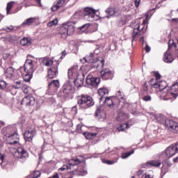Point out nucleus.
<instances>
[{"instance_id":"cd10ccee","label":"nucleus","mask_w":178,"mask_h":178,"mask_svg":"<svg viewBox=\"0 0 178 178\" xmlns=\"http://www.w3.org/2000/svg\"><path fill=\"white\" fill-rule=\"evenodd\" d=\"M98 134L91 133V132H83V136L86 138V140H94L97 137Z\"/></svg>"},{"instance_id":"69168bd1","label":"nucleus","mask_w":178,"mask_h":178,"mask_svg":"<svg viewBox=\"0 0 178 178\" xmlns=\"http://www.w3.org/2000/svg\"><path fill=\"white\" fill-rule=\"evenodd\" d=\"M155 77L156 79L158 80L159 79H161V74H159V72H156L155 73Z\"/></svg>"},{"instance_id":"49530a36","label":"nucleus","mask_w":178,"mask_h":178,"mask_svg":"<svg viewBox=\"0 0 178 178\" xmlns=\"http://www.w3.org/2000/svg\"><path fill=\"white\" fill-rule=\"evenodd\" d=\"M131 154H134V151H132L131 152H126L122 154V159H126V158H129Z\"/></svg>"},{"instance_id":"de8ad7c7","label":"nucleus","mask_w":178,"mask_h":178,"mask_svg":"<svg viewBox=\"0 0 178 178\" xmlns=\"http://www.w3.org/2000/svg\"><path fill=\"white\" fill-rule=\"evenodd\" d=\"M6 88V83L5 81L0 79V90H5Z\"/></svg>"},{"instance_id":"3c124183","label":"nucleus","mask_w":178,"mask_h":178,"mask_svg":"<svg viewBox=\"0 0 178 178\" xmlns=\"http://www.w3.org/2000/svg\"><path fill=\"white\" fill-rule=\"evenodd\" d=\"M74 67H72L68 70V78L72 79L73 77V70Z\"/></svg>"},{"instance_id":"c03bdc74","label":"nucleus","mask_w":178,"mask_h":178,"mask_svg":"<svg viewBox=\"0 0 178 178\" xmlns=\"http://www.w3.org/2000/svg\"><path fill=\"white\" fill-rule=\"evenodd\" d=\"M149 84L153 87V88H158V81H156V79H152L149 81Z\"/></svg>"},{"instance_id":"0e129e2a","label":"nucleus","mask_w":178,"mask_h":178,"mask_svg":"<svg viewBox=\"0 0 178 178\" xmlns=\"http://www.w3.org/2000/svg\"><path fill=\"white\" fill-rule=\"evenodd\" d=\"M142 178H153L149 174H145L142 176Z\"/></svg>"},{"instance_id":"774afa93","label":"nucleus","mask_w":178,"mask_h":178,"mask_svg":"<svg viewBox=\"0 0 178 178\" xmlns=\"http://www.w3.org/2000/svg\"><path fill=\"white\" fill-rule=\"evenodd\" d=\"M173 146H174V148H175L177 154H178V143H177L176 145Z\"/></svg>"},{"instance_id":"aec40b11","label":"nucleus","mask_w":178,"mask_h":178,"mask_svg":"<svg viewBox=\"0 0 178 178\" xmlns=\"http://www.w3.org/2000/svg\"><path fill=\"white\" fill-rule=\"evenodd\" d=\"M176 154H177L176 152V147L173 145L168 147L165 149V156L167 158H172V156H174Z\"/></svg>"},{"instance_id":"f3484780","label":"nucleus","mask_w":178,"mask_h":178,"mask_svg":"<svg viewBox=\"0 0 178 178\" xmlns=\"http://www.w3.org/2000/svg\"><path fill=\"white\" fill-rule=\"evenodd\" d=\"M5 74L7 79H12L13 80H15V79H17L16 69L13 68V67H8L5 71Z\"/></svg>"},{"instance_id":"7ed1b4c3","label":"nucleus","mask_w":178,"mask_h":178,"mask_svg":"<svg viewBox=\"0 0 178 178\" xmlns=\"http://www.w3.org/2000/svg\"><path fill=\"white\" fill-rule=\"evenodd\" d=\"M74 94V87L70 80L66 81L63 86V92H61V97L64 98H72Z\"/></svg>"},{"instance_id":"13d9d810","label":"nucleus","mask_w":178,"mask_h":178,"mask_svg":"<svg viewBox=\"0 0 178 178\" xmlns=\"http://www.w3.org/2000/svg\"><path fill=\"white\" fill-rule=\"evenodd\" d=\"M118 97L119 98H120V99H123V97H124V95H123V93H122V92L118 91Z\"/></svg>"},{"instance_id":"4468645a","label":"nucleus","mask_w":178,"mask_h":178,"mask_svg":"<svg viewBox=\"0 0 178 178\" xmlns=\"http://www.w3.org/2000/svg\"><path fill=\"white\" fill-rule=\"evenodd\" d=\"M60 87V83L59 80H52L51 82L49 83L48 85V90L50 92H56L58 90Z\"/></svg>"},{"instance_id":"a18cd8bd","label":"nucleus","mask_w":178,"mask_h":178,"mask_svg":"<svg viewBox=\"0 0 178 178\" xmlns=\"http://www.w3.org/2000/svg\"><path fill=\"white\" fill-rule=\"evenodd\" d=\"M69 169H72L70 166L67 165H63L60 168L58 169V172L59 173H60V172H63L65 170H69Z\"/></svg>"},{"instance_id":"e433bc0d","label":"nucleus","mask_w":178,"mask_h":178,"mask_svg":"<svg viewBox=\"0 0 178 178\" xmlns=\"http://www.w3.org/2000/svg\"><path fill=\"white\" fill-rule=\"evenodd\" d=\"M84 129H86V127L82 126L81 124H79L76 125V131L79 134H83V133H84Z\"/></svg>"},{"instance_id":"72a5a7b5","label":"nucleus","mask_w":178,"mask_h":178,"mask_svg":"<svg viewBox=\"0 0 178 178\" xmlns=\"http://www.w3.org/2000/svg\"><path fill=\"white\" fill-rule=\"evenodd\" d=\"M34 22H35V18H34V17L28 18L22 23V26H30V25L33 24V23H34Z\"/></svg>"},{"instance_id":"a19ab883","label":"nucleus","mask_w":178,"mask_h":178,"mask_svg":"<svg viewBox=\"0 0 178 178\" xmlns=\"http://www.w3.org/2000/svg\"><path fill=\"white\" fill-rule=\"evenodd\" d=\"M140 97L143 99V101H145V102H148L149 101H151V99H152V98L151 97V96L149 95H140Z\"/></svg>"},{"instance_id":"423d86ee","label":"nucleus","mask_w":178,"mask_h":178,"mask_svg":"<svg viewBox=\"0 0 178 178\" xmlns=\"http://www.w3.org/2000/svg\"><path fill=\"white\" fill-rule=\"evenodd\" d=\"M37 135V129H35V127H29L26 128V131L24 134L25 141H28L29 143L33 142V138L34 136Z\"/></svg>"},{"instance_id":"338daca9","label":"nucleus","mask_w":178,"mask_h":178,"mask_svg":"<svg viewBox=\"0 0 178 178\" xmlns=\"http://www.w3.org/2000/svg\"><path fill=\"white\" fill-rule=\"evenodd\" d=\"M61 54H62V56H61V59H63V58L65 57V56H66V51H65V50H64V51H63L62 52H61Z\"/></svg>"},{"instance_id":"a878e982","label":"nucleus","mask_w":178,"mask_h":178,"mask_svg":"<svg viewBox=\"0 0 178 178\" xmlns=\"http://www.w3.org/2000/svg\"><path fill=\"white\" fill-rule=\"evenodd\" d=\"M161 123H165L164 125L171 130H175L176 124H177L173 120L167 119L165 121L161 122Z\"/></svg>"},{"instance_id":"5fc2aeb1","label":"nucleus","mask_w":178,"mask_h":178,"mask_svg":"<svg viewBox=\"0 0 178 178\" xmlns=\"http://www.w3.org/2000/svg\"><path fill=\"white\" fill-rule=\"evenodd\" d=\"M58 24V19L53 20L47 24L48 27H52V26H55Z\"/></svg>"},{"instance_id":"37998d69","label":"nucleus","mask_w":178,"mask_h":178,"mask_svg":"<svg viewBox=\"0 0 178 178\" xmlns=\"http://www.w3.org/2000/svg\"><path fill=\"white\" fill-rule=\"evenodd\" d=\"M148 92V85L147 83H145L144 86H143V89L140 91V95L144 94H147Z\"/></svg>"},{"instance_id":"4be33fe9","label":"nucleus","mask_w":178,"mask_h":178,"mask_svg":"<svg viewBox=\"0 0 178 178\" xmlns=\"http://www.w3.org/2000/svg\"><path fill=\"white\" fill-rule=\"evenodd\" d=\"M157 88L160 90V91H163V92H168L169 89H168V83L165 81H161L157 83Z\"/></svg>"},{"instance_id":"6ab92c4d","label":"nucleus","mask_w":178,"mask_h":178,"mask_svg":"<svg viewBox=\"0 0 178 178\" xmlns=\"http://www.w3.org/2000/svg\"><path fill=\"white\" fill-rule=\"evenodd\" d=\"M98 94L99 96L100 101H104L106 98H108V95L109 94V90L107 88H102L99 89Z\"/></svg>"},{"instance_id":"680f3d73","label":"nucleus","mask_w":178,"mask_h":178,"mask_svg":"<svg viewBox=\"0 0 178 178\" xmlns=\"http://www.w3.org/2000/svg\"><path fill=\"white\" fill-rule=\"evenodd\" d=\"M165 165H166V166H168V168H171L172 164V163H170V161H167L165 162Z\"/></svg>"},{"instance_id":"473e14b6","label":"nucleus","mask_w":178,"mask_h":178,"mask_svg":"<svg viewBox=\"0 0 178 178\" xmlns=\"http://www.w3.org/2000/svg\"><path fill=\"white\" fill-rule=\"evenodd\" d=\"M147 165H150V166H154L156 168H159L161 166V161L158 160H153L147 162Z\"/></svg>"},{"instance_id":"5701e85b","label":"nucleus","mask_w":178,"mask_h":178,"mask_svg":"<svg viewBox=\"0 0 178 178\" xmlns=\"http://www.w3.org/2000/svg\"><path fill=\"white\" fill-rule=\"evenodd\" d=\"M95 116L97 119H99V120H105V118H106L105 113L102 111L101 107L97 108Z\"/></svg>"},{"instance_id":"c85d7f7f","label":"nucleus","mask_w":178,"mask_h":178,"mask_svg":"<svg viewBox=\"0 0 178 178\" xmlns=\"http://www.w3.org/2000/svg\"><path fill=\"white\" fill-rule=\"evenodd\" d=\"M81 163L77 157H74L68 161V163L70 166H76V165H79Z\"/></svg>"},{"instance_id":"9b49d317","label":"nucleus","mask_w":178,"mask_h":178,"mask_svg":"<svg viewBox=\"0 0 178 178\" xmlns=\"http://www.w3.org/2000/svg\"><path fill=\"white\" fill-rule=\"evenodd\" d=\"M100 73L103 80H112L113 79V72L109 68L103 67Z\"/></svg>"},{"instance_id":"e2e57ef3","label":"nucleus","mask_w":178,"mask_h":178,"mask_svg":"<svg viewBox=\"0 0 178 178\" xmlns=\"http://www.w3.org/2000/svg\"><path fill=\"white\" fill-rule=\"evenodd\" d=\"M145 49L146 52H149L151 51V47L149 46H148V44H146Z\"/></svg>"},{"instance_id":"4c0bfd02","label":"nucleus","mask_w":178,"mask_h":178,"mask_svg":"<svg viewBox=\"0 0 178 178\" xmlns=\"http://www.w3.org/2000/svg\"><path fill=\"white\" fill-rule=\"evenodd\" d=\"M177 47V44L175 42V40H170L169 42H168V51H170V49H172V48H175L176 49Z\"/></svg>"},{"instance_id":"7c9ffc66","label":"nucleus","mask_w":178,"mask_h":178,"mask_svg":"<svg viewBox=\"0 0 178 178\" xmlns=\"http://www.w3.org/2000/svg\"><path fill=\"white\" fill-rule=\"evenodd\" d=\"M114 99L115 98L114 97H107L104 100V104H106V105H107L108 106H113V105H115V103H114Z\"/></svg>"},{"instance_id":"4d7b16f0","label":"nucleus","mask_w":178,"mask_h":178,"mask_svg":"<svg viewBox=\"0 0 178 178\" xmlns=\"http://www.w3.org/2000/svg\"><path fill=\"white\" fill-rule=\"evenodd\" d=\"M171 22L172 23V24H175L176 26H178V18L171 19Z\"/></svg>"},{"instance_id":"c9c22d12","label":"nucleus","mask_w":178,"mask_h":178,"mask_svg":"<svg viewBox=\"0 0 178 178\" xmlns=\"http://www.w3.org/2000/svg\"><path fill=\"white\" fill-rule=\"evenodd\" d=\"M127 118V115L124 112L122 111L118 113V120H120V122H123V120H126Z\"/></svg>"},{"instance_id":"f8f14e48","label":"nucleus","mask_w":178,"mask_h":178,"mask_svg":"<svg viewBox=\"0 0 178 178\" xmlns=\"http://www.w3.org/2000/svg\"><path fill=\"white\" fill-rule=\"evenodd\" d=\"M24 69L25 73H34L35 70L34 69V63L33 60L26 59L24 65Z\"/></svg>"},{"instance_id":"864d4df0","label":"nucleus","mask_w":178,"mask_h":178,"mask_svg":"<svg viewBox=\"0 0 178 178\" xmlns=\"http://www.w3.org/2000/svg\"><path fill=\"white\" fill-rule=\"evenodd\" d=\"M40 176H41V172L40 171H35L33 173V175H32V178H38L40 177Z\"/></svg>"},{"instance_id":"2f4dec72","label":"nucleus","mask_w":178,"mask_h":178,"mask_svg":"<svg viewBox=\"0 0 178 178\" xmlns=\"http://www.w3.org/2000/svg\"><path fill=\"white\" fill-rule=\"evenodd\" d=\"M138 31H140V24H137L136 27L134 29V31L132 33L133 40H136L137 36L138 35Z\"/></svg>"},{"instance_id":"393cba45","label":"nucleus","mask_w":178,"mask_h":178,"mask_svg":"<svg viewBox=\"0 0 178 178\" xmlns=\"http://www.w3.org/2000/svg\"><path fill=\"white\" fill-rule=\"evenodd\" d=\"M65 5V0H56L51 7V10L55 12L59 9V8H62Z\"/></svg>"},{"instance_id":"f257e3e1","label":"nucleus","mask_w":178,"mask_h":178,"mask_svg":"<svg viewBox=\"0 0 178 178\" xmlns=\"http://www.w3.org/2000/svg\"><path fill=\"white\" fill-rule=\"evenodd\" d=\"M77 104L81 109H88L94 105V99L91 96L88 95H82L78 96Z\"/></svg>"},{"instance_id":"20e7f679","label":"nucleus","mask_w":178,"mask_h":178,"mask_svg":"<svg viewBox=\"0 0 178 178\" xmlns=\"http://www.w3.org/2000/svg\"><path fill=\"white\" fill-rule=\"evenodd\" d=\"M97 12H98V10H94L91 7H86L83 10V16L88 22H95V20H98Z\"/></svg>"},{"instance_id":"58836bf2","label":"nucleus","mask_w":178,"mask_h":178,"mask_svg":"<svg viewBox=\"0 0 178 178\" xmlns=\"http://www.w3.org/2000/svg\"><path fill=\"white\" fill-rule=\"evenodd\" d=\"M33 78V73H27L26 72L25 76H24V81L26 83L30 82V80Z\"/></svg>"},{"instance_id":"bf43d9fd","label":"nucleus","mask_w":178,"mask_h":178,"mask_svg":"<svg viewBox=\"0 0 178 178\" xmlns=\"http://www.w3.org/2000/svg\"><path fill=\"white\" fill-rule=\"evenodd\" d=\"M4 158H5V156H3L2 154L0 153V165H2V163H3Z\"/></svg>"},{"instance_id":"79ce46f5","label":"nucleus","mask_w":178,"mask_h":178,"mask_svg":"<svg viewBox=\"0 0 178 178\" xmlns=\"http://www.w3.org/2000/svg\"><path fill=\"white\" fill-rule=\"evenodd\" d=\"M15 4V2L10 1L7 3L6 10H7V15H9L10 13V10L13 7V5Z\"/></svg>"},{"instance_id":"9d476101","label":"nucleus","mask_w":178,"mask_h":178,"mask_svg":"<svg viewBox=\"0 0 178 178\" xmlns=\"http://www.w3.org/2000/svg\"><path fill=\"white\" fill-rule=\"evenodd\" d=\"M35 104V98L31 95H28L24 97L22 102H21V105H24V106H33Z\"/></svg>"},{"instance_id":"ea45409f","label":"nucleus","mask_w":178,"mask_h":178,"mask_svg":"<svg viewBox=\"0 0 178 178\" xmlns=\"http://www.w3.org/2000/svg\"><path fill=\"white\" fill-rule=\"evenodd\" d=\"M43 65L47 67L52 66V65H54V60H52L51 58L44 59Z\"/></svg>"},{"instance_id":"6e6552de","label":"nucleus","mask_w":178,"mask_h":178,"mask_svg":"<svg viewBox=\"0 0 178 178\" xmlns=\"http://www.w3.org/2000/svg\"><path fill=\"white\" fill-rule=\"evenodd\" d=\"M105 13H106V15L105 17H103V19H110L111 16H120V10L115 8H108L105 10Z\"/></svg>"},{"instance_id":"412c9836","label":"nucleus","mask_w":178,"mask_h":178,"mask_svg":"<svg viewBox=\"0 0 178 178\" xmlns=\"http://www.w3.org/2000/svg\"><path fill=\"white\" fill-rule=\"evenodd\" d=\"M84 73H82L81 74H79L76 77V79L74 81V83L77 87H81L83 84H84Z\"/></svg>"},{"instance_id":"b1692460","label":"nucleus","mask_w":178,"mask_h":178,"mask_svg":"<svg viewBox=\"0 0 178 178\" xmlns=\"http://www.w3.org/2000/svg\"><path fill=\"white\" fill-rule=\"evenodd\" d=\"M173 60H175V57L172 56V54H170L169 50H167V51L164 54L163 61L165 62V63H172Z\"/></svg>"},{"instance_id":"8fccbe9b","label":"nucleus","mask_w":178,"mask_h":178,"mask_svg":"<svg viewBox=\"0 0 178 178\" xmlns=\"http://www.w3.org/2000/svg\"><path fill=\"white\" fill-rule=\"evenodd\" d=\"M7 41L9 42L13 43V42L16 41V37L13 35H9L6 38Z\"/></svg>"},{"instance_id":"c756f323","label":"nucleus","mask_w":178,"mask_h":178,"mask_svg":"<svg viewBox=\"0 0 178 178\" xmlns=\"http://www.w3.org/2000/svg\"><path fill=\"white\" fill-rule=\"evenodd\" d=\"M19 42L22 47H29V45H31V41H30L27 38L21 39Z\"/></svg>"},{"instance_id":"0eeeda50","label":"nucleus","mask_w":178,"mask_h":178,"mask_svg":"<svg viewBox=\"0 0 178 178\" xmlns=\"http://www.w3.org/2000/svg\"><path fill=\"white\" fill-rule=\"evenodd\" d=\"M86 83L88 87H97L99 84V79L89 74L86 78Z\"/></svg>"},{"instance_id":"bb28decb","label":"nucleus","mask_w":178,"mask_h":178,"mask_svg":"<svg viewBox=\"0 0 178 178\" xmlns=\"http://www.w3.org/2000/svg\"><path fill=\"white\" fill-rule=\"evenodd\" d=\"M83 60L88 63H95V61H97V59L94 58L93 54H90V55L86 56L83 58Z\"/></svg>"},{"instance_id":"a211bd4d","label":"nucleus","mask_w":178,"mask_h":178,"mask_svg":"<svg viewBox=\"0 0 178 178\" xmlns=\"http://www.w3.org/2000/svg\"><path fill=\"white\" fill-rule=\"evenodd\" d=\"M5 131L6 137H8L17 134V127H16V125H10L5 129Z\"/></svg>"},{"instance_id":"39448f33","label":"nucleus","mask_w":178,"mask_h":178,"mask_svg":"<svg viewBox=\"0 0 178 178\" xmlns=\"http://www.w3.org/2000/svg\"><path fill=\"white\" fill-rule=\"evenodd\" d=\"M162 97H163L165 101H168V99H170L172 97V95L174 98H177L178 95V82L177 83L173 84L171 86L170 90H168L166 92H163L161 94Z\"/></svg>"},{"instance_id":"1a4fd4ad","label":"nucleus","mask_w":178,"mask_h":178,"mask_svg":"<svg viewBox=\"0 0 178 178\" xmlns=\"http://www.w3.org/2000/svg\"><path fill=\"white\" fill-rule=\"evenodd\" d=\"M105 60L104 59H97V60L93 63H89L85 67L86 70H91L92 69H98V67H104Z\"/></svg>"},{"instance_id":"f03ea898","label":"nucleus","mask_w":178,"mask_h":178,"mask_svg":"<svg viewBox=\"0 0 178 178\" xmlns=\"http://www.w3.org/2000/svg\"><path fill=\"white\" fill-rule=\"evenodd\" d=\"M74 33V24L68 22L63 24L59 29V34L63 40H66L67 35H72Z\"/></svg>"},{"instance_id":"ddd939ff","label":"nucleus","mask_w":178,"mask_h":178,"mask_svg":"<svg viewBox=\"0 0 178 178\" xmlns=\"http://www.w3.org/2000/svg\"><path fill=\"white\" fill-rule=\"evenodd\" d=\"M7 137V143L9 145H16V144H19V141L20 140V136L18 133L14 134L13 135H10V136Z\"/></svg>"},{"instance_id":"6e6d98bb","label":"nucleus","mask_w":178,"mask_h":178,"mask_svg":"<svg viewBox=\"0 0 178 178\" xmlns=\"http://www.w3.org/2000/svg\"><path fill=\"white\" fill-rule=\"evenodd\" d=\"M14 29H15L14 26H10L9 27H6V29H3V30L7 33H10V31H13V30H14Z\"/></svg>"},{"instance_id":"2eb2a0df","label":"nucleus","mask_w":178,"mask_h":178,"mask_svg":"<svg viewBox=\"0 0 178 178\" xmlns=\"http://www.w3.org/2000/svg\"><path fill=\"white\" fill-rule=\"evenodd\" d=\"M58 66H59V64L56 63L48 70L47 76L49 79H55L58 76Z\"/></svg>"},{"instance_id":"09e8293b","label":"nucleus","mask_w":178,"mask_h":178,"mask_svg":"<svg viewBox=\"0 0 178 178\" xmlns=\"http://www.w3.org/2000/svg\"><path fill=\"white\" fill-rule=\"evenodd\" d=\"M166 118L165 117H158L157 118V122L160 123L161 124H165V122H166Z\"/></svg>"},{"instance_id":"603ef678","label":"nucleus","mask_w":178,"mask_h":178,"mask_svg":"<svg viewBox=\"0 0 178 178\" xmlns=\"http://www.w3.org/2000/svg\"><path fill=\"white\" fill-rule=\"evenodd\" d=\"M13 87H14V88H20L22 87V81L15 82Z\"/></svg>"},{"instance_id":"dca6fc26","label":"nucleus","mask_w":178,"mask_h":178,"mask_svg":"<svg viewBox=\"0 0 178 178\" xmlns=\"http://www.w3.org/2000/svg\"><path fill=\"white\" fill-rule=\"evenodd\" d=\"M18 154L17 159L26 161L29 158V152L23 147H19L17 149Z\"/></svg>"},{"instance_id":"052dcab7","label":"nucleus","mask_w":178,"mask_h":178,"mask_svg":"<svg viewBox=\"0 0 178 178\" xmlns=\"http://www.w3.org/2000/svg\"><path fill=\"white\" fill-rule=\"evenodd\" d=\"M140 2H141V0H135L136 8H138V6H140Z\"/></svg>"},{"instance_id":"f704fd0d","label":"nucleus","mask_w":178,"mask_h":178,"mask_svg":"<svg viewBox=\"0 0 178 178\" xmlns=\"http://www.w3.org/2000/svg\"><path fill=\"white\" fill-rule=\"evenodd\" d=\"M88 27H90V24H85L83 26H80L79 28V30H80V31H81V33H85V34H86V33H88Z\"/></svg>"}]
</instances>
